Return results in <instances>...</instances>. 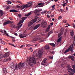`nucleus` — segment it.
I'll return each instance as SVG.
<instances>
[{
  "instance_id": "obj_34",
  "label": "nucleus",
  "mask_w": 75,
  "mask_h": 75,
  "mask_svg": "<svg viewBox=\"0 0 75 75\" xmlns=\"http://www.w3.org/2000/svg\"><path fill=\"white\" fill-rule=\"evenodd\" d=\"M71 67L72 68H73V69L75 71V65H72L71 66Z\"/></svg>"
},
{
  "instance_id": "obj_61",
  "label": "nucleus",
  "mask_w": 75,
  "mask_h": 75,
  "mask_svg": "<svg viewBox=\"0 0 75 75\" xmlns=\"http://www.w3.org/2000/svg\"><path fill=\"white\" fill-rule=\"evenodd\" d=\"M40 41V42H44V40H41Z\"/></svg>"
},
{
  "instance_id": "obj_50",
  "label": "nucleus",
  "mask_w": 75,
  "mask_h": 75,
  "mask_svg": "<svg viewBox=\"0 0 75 75\" xmlns=\"http://www.w3.org/2000/svg\"><path fill=\"white\" fill-rule=\"evenodd\" d=\"M51 33H52V31H50V32H49L48 33V34H51Z\"/></svg>"
},
{
  "instance_id": "obj_9",
  "label": "nucleus",
  "mask_w": 75,
  "mask_h": 75,
  "mask_svg": "<svg viewBox=\"0 0 75 75\" xmlns=\"http://www.w3.org/2000/svg\"><path fill=\"white\" fill-rule=\"evenodd\" d=\"M13 23V22L11 21H6L5 22L3 23V25H6L7 24H12Z\"/></svg>"
},
{
  "instance_id": "obj_54",
  "label": "nucleus",
  "mask_w": 75,
  "mask_h": 75,
  "mask_svg": "<svg viewBox=\"0 0 75 75\" xmlns=\"http://www.w3.org/2000/svg\"><path fill=\"white\" fill-rule=\"evenodd\" d=\"M11 45L12 46H13V47H16V46H15L13 44H11Z\"/></svg>"
},
{
  "instance_id": "obj_57",
  "label": "nucleus",
  "mask_w": 75,
  "mask_h": 75,
  "mask_svg": "<svg viewBox=\"0 0 75 75\" xmlns=\"http://www.w3.org/2000/svg\"><path fill=\"white\" fill-rule=\"evenodd\" d=\"M58 0H54V1H55V3H56V2H57V1H58Z\"/></svg>"
},
{
  "instance_id": "obj_18",
  "label": "nucleus",
  "mask_w": 75,
  "mask_h": 75,
  "mask_svg": "<svg viewBox=\"0 0 75 75\" xmlns=\"http://www.w3.org/2000/svg\"><path fill=\"white\" fill-rule=\"evenodd\" d=\"M68 58L70 59H71L72 61L74 60V56H73L69 55L68 56Z\"/></svg>"
},
{
  "instance_id": "obj_55",
  "label": "nucleus",
  "mask_w": 75,
  "mask_h": 75,
  "mask_svg": "<svg viewBox=\"0 0 75 75\" xmlns=\"http://www.w3.org/2000/svg\"><path fill=\"white\" fill-rule=\"evenodd\" d=\"M9 19H10V20H11V21H12V20H13V19H12L11 18V17H9Z\"/></svg>"
},
{
  "instance_id": "obj_14",
  "label": "nucleus",
  "mask_w": 75,
  "mask_h": 75,
  "mask_svg": "<svg viewBox=\"0 0 75 75\" xmlns=\"http://www.w3.org/2000/svg\"><path fill=\"white\" fill-rule=\"evenodd\" d=\"M14 63L12 62L9 65V67H10L12 69H13L15 68V67L14 65Z\"/></svg>"
},
{
  "instance_id": "obj_37",
  "label": "nucleus",
  "mask_w": 75,
  "mask_h": 75,
  "mask_svg": "<svg viewBox=\"0 0 75 75\" xmlns=\"http://www.w3.org/2000/svg\"><path fill=\"white\" fill-rule=\"evenodd\" d=\"M24 22L22 20L21 21H20L19 22V24H22V23H23Z\"/></svg>"
},
{
  "instance_id": "obj_25",
  "label": "nucleus",
  "mask_w": 75,
  "mask_h": 75,
  "mask_svg": "<svg viewBox=\"0 0 75 75\" xmlns=\"http://www.w3.org/2000/svg\"><path fill=\"white\" fill-rule=\"evenodd\" d=\"M26 19H27V17H23L22 18V20L24 22V20H26Z\"/></svg>"
},
{
  "instance_id": "obj_19",
  "label": "nucleus",
  "mask_w": 75,
  "mask_h": 75,
  "mask_svg": "<svg viewBox=\"0 0 75 75\" xmlns=\"http://www.w3.org/2000/svg\"><path fill=\"white\" fill-rule=\"evenodd\" d=\"M70 48H71V46H70L64 52V54H65L67 52H69V51L70 50Z\"/></svg>"
},
{
  "instance_id": "obj_52",
  "label": "nucleus",
  "mask_w": 75,
  "mask_h": 75,
  "mask_svg": "<svg viewBox=\"0 0 75 75\" xmlns=\"http://www.w3.org/2000/svg\"><path fill=\"white\" fill-rule=\"evenodd\" d=\"M2 33H4V32L3 31V30H1L0 31Z\"/></svg>"
},
{
  "instance_id": "obj_59",
  "label": "nucleus",
  "mask_w": 75,
  "mask_h": 75,
  "mask_svg": "<svg viewBox=\"0 0 75 75\" xmlns=\"http://www.w3.org/2000/svg\"><path fill=\"white\" fill-rule=\"evenodd\" d=\"M66 10H67V11H68V7H66Z\"/></svg>"
},
{
  "instance_id": "obj_62",
  "label": "nucleus",
  "mask_w": 75,
  "mask_h": 75,
  "mask_svg": "<svg viewBox=\"0 0 75 75\" xmlns=\"http://www.w3.org/2000/svg\"><path fill=\"white\" fill-rule=\"evenodd\" d=\"M14 35H16V36H17V33H14Z\"/></svg>"
},
{
  "instance_id": "obj_51",
  "label": "nucleus",
  "mask_w": 75,
  "mask_h": 75,
  "mask_svg": "<svg viewBox=\"0 0 75 75\" xmlns=\"http://www.w3.org/2000/svg\"><path fill=\"white\" fill-rule=\"evenodd\" d=\"M47 17L48 18H50V16L48 15V14H47Z\"/></svg>"
},
{
  "instance_id": "obj_32",
  "label": "nucleus",
  "mask_w": 75,
  "mask_h": 75,
  "mask_svg": "<svg viewBox=\"0 0 75 75\" xmlns=\"http://www.w3.org/2000/svg\"><path fill=\"white\" fill-rule=\"evenodd\" d=\"M34 27L33 26H32L30 28L28 29L29 30H34Z\"/></svg>"
},
{
  "instance_id": "obj_27",
  "label": "nucleus",
  "mask_w": 75,
  "mask_h": 75,
  "mask_svg": "<svg viewBox=\"0 0 75 75\" xmlns=\"http://www.w3.org/2000/svg\"><path fill=\"white\" fill-rule=\"evenodd\" d=\"M49 44L50 45H51V46H52L53 47H55V44H54L53 43H50Z\"/></svg>"
},
{
  "instance_id": "obj_2",
  "label": "nucleus",
  "mask_w": 75,
  "mask_h": 75,
  "mask_svg": "<svg viewBox=\"0 0 75 75\" xmlns=\"http://www.w3.org/2000/svg\"><path fill=\"white\" fill-rule=\"evenodd\" d=\"M9 55H10V53L9 52H8L4 54L3 56V54H1V53H0V61L2 60L3 58H5L6 57H6L5 59L3 60V62H4L10 61L11 59L10 57H8Z\"/></svg>"
},
{
  "instance_id": "obj_58",
  "label": "nucleus",
  "mask_w": 75,
  "mask_h": 75,
  "mask_svg": "<svg viewBox=\"0 0 75 75\" xmlns=\"http://www.w3.org/2000/svg\"><path fill=\"white\" fill-rule=\"evenodd\" d=\"M55 5H54L53 6H52V8H54V7H55Z\"/></svg>"
},
{
  "instance_id": "obj_23",
  "label": "nucleus",
  "mask_w": 75,
  "mask_h": 75,
  "mask_svg": "<svg viewBox=\"0 0 75 75\" xmlns=\"http://www.w3.org/2000/svg\"><path fill=\"white\" fill-rule=\"evenodd\" d=\"M63 34V32L62 31H61L60 32L58 35V37H61L62 35Z\"/></svg>"
},
{
  "instance_id": "obj_28",
  "label": "nucleus",
  "mask_w": 75,
  "mask_h": 75,
  "mask_svg": "<svg viewBox=\"0 0 75 75\" xmlns=\"http://www.w3.org/2000/svg\"><path fill=\"white\" fill-rule=\"evenodd\" d=\"M50 27L51 25H49L46 29V31H48L50 30Z\"/></svg>"
},
{
  "instance_id": "obj_21",
  "label": "nucleus",
  "mask_w": 75,
  "mask_h": 75,
  "mask_svg": "<svg viewBox=\"0 0 75 75\" xmlns=\"http://www.w3.org/2000/svg\"><path fill=\"white\" fill-rule=\"evenodd\" d=\"M22 25H23V24H21L16 27V29H17V30H19L20 28L21 27Z\"/></svg>"
},
{
  "instance_id": "obj_17",
  "label": "nucleus",
  "mask_w": 75,
  "mask_h": 75,
  "mask_svg": "<svg viewBox=\"0 0 75 75\" xmlns=\"http://www.w3.org/2000/svg\"><path fill=\"white\" fill-rule=\"evenodd\" d=\"M9 11L10 13H17L18 12V11H16L14 9L11 10H10Z\"/></svg>"
},
{
  "instance_id": "obj_11",
  "label": "nucleus",
  "mask_w": 75,
  "mask_h": 75,
  "mask_svg": "<svg viewBox=\"0 0 75 75\" xmlns=\"http://www.w3.org/2000/svg\"><path fill=\"white\" fill-rule=\"evenodd\" d=\"M44 49L45 50H48V51H49L50 49V46L48 45H46L44 47Z\"/></svg>"
},
{
  "instance_id": "obj_44",
  "label": "nucleus",
  "mask_w": 75,
  "mask_h": 75,
  "mask_svg": "<svg viewBox=\"0 0 75 75\" xmlns=\"http://www.w3.org/2000/svg\"><path fill=\"white\" fill-rule=\"evenodd\" d=\"M1 43H2V44H6L5 42L3 41H2L1 42Z\"/></svg>"
},
{
  "instance_id": "obj_8",
  "label": "nucleus",
  "mask_w": 75,
  "mask_h": 75,
  "mask_svg": "<svg viewBox=\"0 0 75 75\" xmlns=\"http://www.w3.org/2000/svg\"><path fill=\"white\" fill-rule=\"evenodd\" d=\"M36 22V20L35 19H33L32 21H31L28 24V26L29 27H30L31 26V25L33 24V23H35Z\"/></svg>"
},
{
  "instance_id": "obj_30",
  "label": "nucleus",
  "mask_w": 75,
  "mask_h": 75,
  "mask_svg": "<svg viewBox=\"0 0 75 75\" xmlns=\"http://www.w3.org/2000/svg\"><path fill=\"white\" fill-rule=\"evenodd\" d=\"M70 51H71V52H74V51H73V47H71V48H70Z\"/></svg>"
},
{
  "instance_id": "obj_39",
  "label": "nucleus",
  "mask_w": 75,
  "mask_h": 75,
  "mask_svg": "<svg viewBox=\"0 0 75 75\" xmlns=\"http://www.w3.org/2000/svg\"><path fill=\"white\" fill-rule=\"evenodd\" d=\"M38 38L37 37L35 38V41H38Z\"/></svg>"
},
{
  "instance_id": "obj_3",
  "label": "nucleus",
  "mask_w": 75,
  "mask_h": 75,
  "mask_svg": "<svg viewBox=\"0 0 75 75\" xmlns=\"http://www.w3.org/2000/svg\"><path fill=\"white\" fill-rule=\"evenodd\" d=\"M25 66V63H21V62H20L19 64H17V63L15 64V69L16 70H18V69H21L24 67Z\"/></svg>"
},
{
  "instance_id": "obj_35",
  "label": "nucleus",
  "mask_w": 75,
  "mask_h": 75,
  "mask_svg": "<svg viewBox=\"0 0 75 75\" xmlns=\"http://www.w3.org/2000/svg\"><path fill=\"white\" fill-rule=\"evenodd\" d=\"M6 2H7V3L9 4H11L12 3L11 1H7Z\"/></svg>"
},
{
  "instance_id": "obj_41",
  "label": "nucleus",
  "mask_w": 75,
  "mask_h": 75,
  "mask_svg": "<svg viewBox=\"0 0 75 75\" xmlns=\"http://www.w3.org/2000/svg\"><path fill=\"white\" fill-rule=\"evenodd\" d=\"M26 46H28V47H31V46H32V45L27 44L26 45Z\"/></svg>"
},
{
  "instance_id": "obj_64",
  "label": "nucleus",
  "mask_w": 75,
  "mask_h": 75,
  "mask_svg": "<svg viewBox=\"0 0 75 75\" xmlns=\"http://www.w3.org/2000/svg\"><path fill=\"white\" fill-rule=\"evenodd\" d=\"M32 48H33L32 47H30L29 48V50H31V49H32Z\"/></svg>"
},
{
  "instance_id": "obj_56",
  "label": "nucleus",
  "mask_w": 75,
  "mask_h": 75,
  "mask_svg": "<svg viewBox=\"0 0 75 75\" xmlns=\"http://www.w3.org/2000/svg\"><path fill=\"white\" fill-rule=\"evenodd\" d=\"M65 1H66V3H68V0H65Z\"/></svg>"
},
{
  "instance_id": "obj_36",
  "label": "nucleus",
  "mask_w": 75,
  "mask_h": 75,
  "mask_svg": "<svg viewBox=\"0 0 75 75\" xmlns=\"http://www.w3.org/2000/svg\"><path fill=\"white\" fill-rule=\"evenodd\" d=\"M3 71L4 72H5L6 71H7V70H6V68H3Z\"/></svg>"
},
{
  "instance_id": "obj_40",
  "label": "nucleus",
  "mask_w": 75,
  "mask_h": 75,
  "mask_svg": "<svg viewBox=\"0 0 75 75\" xmlns=\"http://www.w3.org/2000/svg\"><path fill=\"white\" fill-rule=\"evenodd\" d=\"M7 71H5V72H4L3 73V75H6V74H7Z\"/></svg>"
},
{
  "instance_id": "obj_13",
  "label": "nucleus",
  "mask_w": 75,
  "mask_h": 75,
  "mask_svg": "<svg viewBox=\"0 0 75 75\" xmlns=\"http://www.w3.org/2000/svg\"><path fill=\"white\" fill-rule=\"evenodd\" d=\"M47 58H45L41 62V64H42V65H45V64H46V61H47Z\"/></svg>"
},
{
  "instance_id": "obj_63",
  "label": "nucleus",
  "mask_w": 75,
  "mask_h": 75,
  "mask_svg": "<svg viewBox=\"0 0 75 75\" xmlns=\"http://www.w3.org/2000/svg\"><path fill=\"white\" fill-rule=\"evenodd\" d=\"M50 25H53V23H51Z\"/></svg>"
},
{
  "instance_id": "obj_53",
  "label": "nucleus",
  "mask_w": 75,
  "mask_h": 75,
  "mask_svg": "<svg viewBox=\"0 0 75 75\" xmlns=\"http://www.w3.org/2000/svg\"><path fill=\"white\" fill-rule=\"evenodd\" d=\"M61 67H64V65L63 64H61Z\"/></svg>"
},
{
  "instance_id": "obj_33",
  "label": "nucleus",
  "mask_w": 75,
  "mask_h": 75,
  "mask_svg": "<svg viewBox=\"0 0 75 75\" xmlns=\"http://www.w3.org/2000/svg\"><path fill=\"white\" fill-rule=\"evenodd\" d=\"M4 31L5 34H6L7 36H8V35L7 34V32H6V31L5 30H4Z\"/></svg>"
},
{
  "instance_id": "obj_42",
  "label": "nucleus",
  "mask_w": 75,
  "mask_h": 75,
  "mask_svg": "<svg viewBox=\"0 0 75 75\" xmlns=\"http://www.w3.org/2000/svg\"><path fill=\"white\" fill-rule=\"evenodd\" d=\"M62 18V16H59V17L58 19L59 20H60V19H61Z\"/></svg>"
},
{
  "instance_id": "obj_12",
  "label": "nucleus",
  "mask_w": 75,
  "mask_h": 75,
  "mask_svg": "<svg viewBox=\"0 0 75 75\" xmlns=\"http://www.w3.org/2000/svg\"><path fill=\"white\" fill-rule=\"evenodd\" d=\"M41 11H42V9H37L35 10L34 13L35 14H37V13H40Z\"/></svg>"
},
{
  "instance_id": "obj_48",
  "label": "nucleus",
  "mask_w": 75,
  "mask_h": 75,
  "mask_svg": "<svg viewBox=\"0 0 75 75\" xmlns=\"http://www.w3.org/2000/svg\"><path fill=\"white\" fill-rule=\"evenodd\" d=\"M17 2H18V3H20V4H21V2L20 1H17Z\"/></svg>"
},
{
  "instance_id": "obj_20",
  "label": "nucleus",
  "mask_w": 75,
  "mask_h": 75,
  "mask_svg": "<svg viewBox=\"0 0 75 75\" xmlns=\"http://www.w3.org/2000/svg\"><path fill=\"white\" fill-rule=\"evenodd\" d=\"M32 3V1H30L28 3V4H28V7H27V8H28V7H31L32 6V4H31Z\"/></svg>"
},
{
  "instance_id": "obj_6",
  "label": "nucleus",
  "mask_w": 75,
  "mask_h": 75,
  "mask_svg": "<svg viewBox=\"0 0 75 75\" xmlns=\"http://www.w3.org/2000/svg\"><path fill=\"white\" fill-rule=\"evenodd\" d=\"M16 8H21L22 10H23L24 8H27L28 7V4H26L25 5H23L22 6H20L18 5H17L16 6Z\"/></svg>"
},
{
  "instance_id": "obj_7",
  "label": "nucleus",
  "mask_w": 75,
  "mask_h": 75,
  "mask_svg": "<svg viewBox=\"0 0 75 75\" xmlns=\"http://www.w3.org/2000/svg\"><path fill=\"white\" fill-rule=\"evenodd\" d=\"M41 26L43 28H46V27H47V22L45 21L42 22L41 24Z\"/></svg>"
},
{
  "instance_id": "obj_46",
  "label": "nucleus",
  "mask_w": 75,
  "mask_h": 75,
  "mask_svg": "<svg viewBox=\"0 0 75 75\" xmlns=\"http://www.w3.org/2000/svg\"><path fill=\"white\" fill-rule=\"evenodd\" d=\"M52 54H54L55 53V51H53L52 52L50 51V52Z\"/></svg>"
},
{
  "instance_id": "obj_1",
  "label": "nucleus",
  "mask_w": 75,
  "mask_h": 75,
  "mask_svg": "<svg viewBox=\"0 0 75 75\" xmlns=\"http://www.w3.org/2000/svg\"><path fill=\"white\" fill-rule=\"evenodd\" d=\"M37 55V53L34 52L33 53V55L32 57H29L28 59V62L30 67H34L35 64H37V60L35 59V57Z\"/></svg>"
},
{
  "instance_id": "obj_31",
  "label": "nucleus",
  "mask_w": 75,
  "mask_h": 75,
  "mask_svg": "<svg viewBox=\"0 0 75 75\" xmlns=\"http://www.w3.org/2000/svg\"><path fill=\"white\" fill-rule=\"evenodd\" d=\"M71 33V36H73L74 35V32L72 31V32H70Z\"/></svg>"
},
{
  "instance_id": "obj_26",
  "label": "nucleus",
  "mask_w": 75,
  "mask_h": 75,
  "mask_svg": "<svg viewBox=\"0 0 75 75\" xmlns=\"http://www.w3.org/2000/svg\"><path fill=\"white\" fill-rule=\"evenodd\" d=\"M31 13H32V12L30 11L29 13H28L27 15H25V16H26V17H28L29 16H30V14H31Z\"/></svg>"
},
{
  "instance_id": "obj_24",
  "label": "nucleus",
  "mask_w": 75,
  "mask_h": 75,
  "mask_svg": "<svg viewBox=\"0 0 75 75\" xmlns=\"http://www.w3.org/2000/svg\"><path fill=\"white\" fill-rule=\"evenodd\" d=\"M62 37H60L58 40L57 41V42H58H58H60L61 41V39H62Z\"/></svg>"
},
{
  "instance_id": "obj_45",
  "label": "nucleus",
  "mask_w": 75,
  "mask_h": 75,
  "mask_svg": "<svg viewBox=\"0 0 75 75\" xmlns=\"http://www.w3.org/2000/svg\"><path fill=\"white\" fill-rule=\"evenodd\" d=\"M63 22H64V23H67V20H64Z\"/></svg>"
},
{
  "instance_id": "obj_29",
  "label": "nucleus",
  "mask_w": 75,
  "mask_h": 75,
  "mask_svg": "<svg viewBox=\"0 0 75 75\" xmlns=\"http://www.w3.org/2000/svg\"><path fill=\"white\" fill-rule=\"evenodd\" d=\"M11 26L12 27V28H16V25L14 24H12L11 25Z\"/></svg>"
},
{
  "instance_id": "obj_22",
  "label": "nucleus",
  "mask_w": 75,
  "mask_h": 75,
  "mask_svg": "<svg viewBox=\"0 0 75 75\" xmlns=\"http://www.w3.org/2000/svg\"><path fill=\"white\" fill-rule=\"evenodd\" d=\"M3 14H4V12H3L2 10H0V17H1Z\"/></svg>"
},
{
  "instance_id": "obj_38",
  "label": "nucleus",
  "mask_w": 75,
  "mask_h": 75,
  "mask_svg": "<svg viewBox=\"0 0 75 75\" xmlns=\"http://www.w3.org/2000/svg\"><path fill=\"white\" fill-rule=\"evenodd\" d=\"M9 8H10V7L7 6L6 7V10H8Z\"/></svg>"
},
{
  "instance_id": "obj_47",
  "label": "nucleus",
  "mask_w": 75,
  "mask_h": 75,
  "mask_svg": "<svg viewBox=\"0 0 75 75\" xmlns=\"http://www.w3.org/2000/svg\"><path fill=\"white\" fill-rule=\"evenodd\" d=\"M49 58H50V59H52L53 58V57L52 56H49Z\"/></svg>"
},
{
  "instance_id": "obj_15",
  "label": "nucleus",
  "mask_w": 75,
  "mask_h": 75,
  "mask_svg": "<svg viewBox=\"0 0 75 75\" xmlns=\"http://www.w3.org/2000/svg\"><path fill=\"white\" fill-rule=\"evenodd\" d=\"M40 26V24H39L35 26L34 27H33V30H36V29H37Z\"/></svg>"
},
{
  "instance_id": "obj_4",
  "label": "nucleus",
  "mask_w": 75,
  "mask_h": 75,
  "mask_svg": "<svg viewBox=\"0 0 75 75\" xmlns=\"http://www.w3.org/2000/svg\"><path fill=\"white\" fill-rule=\"evenodd\" d=\"M67 67L68 69V70H69L70 71L69 75H73L74 74L73 73L74 72L75 73V71L73 69H72V68L71 67V66H69V65L67 64Z\"/></svg>"
},
{
  "instance_id": "obj_49",
  "label": "nucleus",
  "mask_w": 75,
  "mask_h": 75,
  "mask_svg": "<svg viewBox=\"0 0 75 75\" xmlns=\"http://www.w3.org/2000/svg\"><path fill=\"white\" fill-rule=\"evenodd\" d=\"M60 11H61V13H64V12L63 11V10L62 9H60Z\"/></svg>"
},
{
  "instance_id": "obj_43",
  "label": "nucleus",
  "mask_w": 75,
  "mask_h": 75,
  "mask_svg": "<svg viewBox=\"0 0 75 75\" xmlns=\"http://www.w3.org/2000/svg\"><path fill=\"white\" fill-rule=\"evenodd\" d=\"M18 16L19 17L21 18V16H22L21 15V14H18Z\"/></svg>"
},
{
  "instance_id": "obj_5",
  "label": "nucleus",
  "mask_w": 75,
  "mask_h": 75,
  "mask_svg": "<svg viewBox=\"0 0 75 75\" xmlns=\"http://www.w3.org/2000/svg\"><path fill=\"white\" fill-rule=\"evenodd\" d=\"M44 48H42L38 52V55H39V58L40 59L41 58L42 56V54L44 52Z\"/></svg>"
},
{
  "instance_id": "obj_60",
  "label": "nucleus",
  "mask_w": 75,
  "mask_h": 75,
  "mask_svg": "<svg viewBox=\"0 0 75 75\" xmlns=\"http://www.w3.org/2000/svg\"><path fill=\"white\" fill-rule=\"evenodd\" d=\"M65 5L64 4H63L62 5V6H63V7H65Z\"/></svg>"
},
{
  "instance_id": "obj_16",
  "label": "nucleus",
  "mask_w": 75,
  "mask_h": 75,
  "mask_svg": "<svg viewBox=\"0 0 75 75\" xmlns=\"http://www.w3.org/2000/svg\"><path fill=\"white\" fill-rule=\"evenodd\" d=\"M44 3H39L38 4V5H37L36 7H37L38 6L39 7H43L44 6Z\"/></svg>"
},
{
  "instance_id": "obj_10",
  "label": "nucleus",
  "mask_w": 75,
  "mask_h": 75,
  "mask_svg": "<svg viewBox=\"0 0 75 75\" xmlns=\"http://www.w3.org/2000/svg\"><path fill=\"white\" fill-rule=\"evenodd\" d=\"M27 35L26 34H22L20 33L19 34V36L20 38H24V37H27Z\"/></svg>"
}]
</instances>
